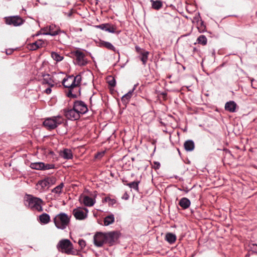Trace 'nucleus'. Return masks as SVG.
<instances>
[{"mask_svg": "<svg viewBox=\"0 0 257 257\" xmlns=\"http://www.w3.org/2000/svg\"><path fill=\"white\" fill-rule=\"evenodd\" d=\"M25 206L33 211L41 212L43 211L42 205L43 201L40 198L35 197L32 195L26 194L24 198Z\"/></svg>", "mask_w": 257, "mask_h": 257, "instance_id": "f257e3e1", "label": "nucleus"}, {"mask_svg": "<svg viewBox=\"0 0 257 257\" xmlns=\"http://www.w3.org/2000/svg\"><path fill=\"white\" fill-rule=\"evenodd\" d=\"M57 248L59 251L67 254H75L76 250L73 249V244L68 239L60 240L57 245Z\"/></svg>", "mask_w": 257, "mask_h": 257, "instance_id": "f03ea898", "label": "nucleus"}, {"mask_svg": "<svg viewBox=\"0 0 257 257\" xmlns=\"http://www.w3.org/2000/svg\"><path fill=\"white\" fill-rule=\"evenodd\" d=\"M54 222L57 228L64 229L69 224L70 218L66 213H61L55 216Z\"/></svg>", "mask_w": 257, "mask_h": 257, "instance_id": "7ed1b4c3", "label": "nucleus"}, {"mask_svg": "<svg viewBox=\"0 0 257 257\" xmlns=\"http://www.w3.org/2000/svg\"><path fill=\"white\" fill-rule=\"evenodd\" d=\"M63 120L62 116L58 115L46 118L43 122V124L48 130H52L62 124Z\"/></svg>", "mask_w": 257, "mask_h": 257, "instance_id": "20e7f679", "label": "nucleus"}, {"mask_svg": "<svg viewBox=\"0 0 257 257\" xmlns=\"http://www.w3.org/2000/svg\"><path fill=\"white\" fill-rule=\"evenodd\" d=\"M81 80L82 77L80 75H77L76 76L69 75L63 79L62 84L64 87L68 88V89H69L72 86H75V84H80Z\"/></svg>", "mask_w": 257, "mask_h": 257, "instance_id": "39448f33", "label": "nucleus"}, {"mask_svg": "<svg viewBox=\"0 0 257 257\" xmlns=\"http://www.w3.org/2000/svg\"><path fill=\"white\" fill-rule=\"evenodd\" d=\"M5 23L10 26L18 27L22 25L25 20L19 16H13L4 18Z\"/></svg>", "mask_w": 257, "mask_h": 257, "instance_id": "423d86ee", "label": "nucleus"}, {"mask_svg": "<svg viewBox=\"0 0 257 257\" xmlns=\"http://www.w3.org/2000/svg\"><path fill=\"white\" fill-rule=\"evenodd\" d=\"M53 184V179L51 178H46L39 181L36 185V189L40 192H44L45 189L49 188Z\"/></svg>", "mask_w": 257, "mask_h": 257, "instance_id": "0eeeda50", "label": "nucleus"}, {"mask_svg": "<svg viewBox=\"0 0 257 257\" xmlns=\"http://www.w3.org/2000/svg\"><path fill=\"white\" fill-rule=\"evenodd\" d=\"M73 107L77 113H79L80 116L85 114L88 110L87 105L82 100H75L73 102Z\"/></svg>", "mask_w": 257, "mask_h": 257, "instance_id": "6e6552de", "label": "nucleus"}, {"mask_svg": "<svg viewBox=\"0 0 257 257\" xmlns=\"http://www.w3.org/2000/svg\"><path fill=\"white\" fill-rule=\"evenodd\" d=\"M73 54L75 57L76 64L79 66H85L88 63V61L85 58V55L82 52L76 50L73 52Z\"/></svg>", "mask_w": 257, "mask_h": 257, "instance_id": "1a4fd4ad", "label": "nucleus"}, {"mask_svg": "<svg viewBox=\"0 0 257 257\" xmlns=\"http://www.w3.org/2000/svg\"><path fill=\"white\" fill-rule=\"evenodd\" d=\"M94 27L113 34L116 33L119 34L120 32V31H116V26L110 23H104L99 25H95Z\"/></svg>", "mask_w": 257, "mask_h": 257, "instance_id": "9d476101", "label": "nucleus"}, {"mask_svg": "<svg viewBox=\"0 0 257 257\" xmlns=\"http://www.w3.org/2000/svg\"><path fill=\"white\" fill-rule=\"evenodd\" d=\"M106 242L109 245H113L118 240L119 234L117 231H113L105 233Z\"/></svg>", "mask_w": 257, "mask_h": 257, "instance_id": "9b49d317", "label": "nucleus"}, {"mask_svg": "<svg viewBox=\"0 0 257 257\" xmlns=\"http://www.w3.org/2000/svg\"><path fill=\"white\" fill-rule=\"evenodd\" d=\"M93 242L97 247H101L104 243H106L105 233L97 232L94 235Z\"/></svg>", "mask_w": 257, "mask_h": 257, "instance_id": "f8f14e48", "label": "nucleus"}, {"mask_svg": "<svg viewBox=\"0 0 257 257\" xmlns=\"http://www.w3.org/2000/svg\"><path fill=\"white\" fill-rule=\"evenodd\" d=\"M75 86L68 89V91L66 92L67 97L71 98H76L80 95V84H75Z\"/></svg>", "mask_w": 257, "mask_h": 257, "instance_id": "ddd939ff", "label": "nucleus"}, {"mask_svg": "<svg viewBox=\"0 0 257 257\" xmlns=\"http://www.w3.org/2000/svg\"><path fill=\"white\" fill-rule=\"evenodd\" d=\"M63 111L65 117L69 120H76L80 117L79 113H77L73 107L70 109H64Z\"/></svg>", "mask_w": 257, "mask_h": 257, "instance_id": "4468645a", "label": "nucleus"}, {"mask_svg": "<svg viewBox=\"0 0 257 257\" xmlns=\"http://www.w3.org/2000/svg\"><path fill=\"white\" fill-rule=\"evenodd\" d=\"M88 212L87 208L79 207L73 209V214L76 219L83 220L87 217Z\"/></svg>", "mask_w": 257, "mask_h": 257, "instance_id": "2eb2a0df", "label": "nucleus"}, {"mask_svg": "<svg viewBox=\"0 0 257 257\" xmlns=\"http://www.w3.org/2000/svg\"><path fill=\"white\" fill-rule=\"evenodd\" d=\"M46 31L45 32H44V34L45 35H50L52 36H55L59 34L63 33H64V32L61 31L59 28H56L55 25H50L49 28H45Z\"/></svg>", "mask_w": 257, "mask_h": 257, "instance_id": "dca6fc26", "label": "nucleus"}, {"mask_svg": "<svg viewBox=\"0 0 257 257\" xmlns=\"http://www.w3.org/2000/svg\"><path fill=\"white\" fill-rule=\"evenodd\" d=\"M80 200L86 206L91 207L93 206L95 203V199L88 196H81Z\"/></svg>", "mask_w": 257, "mask_h": 257, "instance_id": "f3484780", "label": "nucleus"}, {"mask_svg": "<svg viewBox=\"0 0 257 257\" xmlns=\"http://www.w3.org/2000/svg\"><path fill=\"white\" fill-rule=\"evenodd\" d=\"M137 85L138 84H135L132 89L130 90L127 93L122 96L121 99L123 104H126L128 103Z\"/></svg>", "mask_w": 257, "mask_h": 257, "instance_id": "a211bd4d", "label": "nucleus"}, {"mask_svg": "<svg viewBox=\"0 0 257 257\" xmlns=\"http://www.w3.org/2000/svg\"><path fill=\"white\" fill-rule=\"evenodd\" d=\"M45 44V42L43 40L39 39L34 43L29 44L28 48L30 50H36L40 47H44Z\"/></svg>", "mask_w": 257, "mask_h": 257, "instance_id": "6ab92c4d", "label": "nucleus"}, {"mask_svg": "<svg viewBox=\"0 0 257 257\" xmlns=\"http://www.w3.org/2000/svg\"><path fill=\"white\" fill-rule=\"evenodd\" d=\"M43 76V78L41 80V83L43 85L47 84L48 86L50 87H53L54 86V81L49 74H44Z\"/></svg>", "mask_w": 257, "mask_h": 257, "instance_id": "aec40b11", "label": "nucleus"}, {"mask_svg": "<svg viewBox=\"0 0 257 257\" xmlns=\"http://www.w3.org/2000/svg\"><path fill=\"white\" fill-rule=\"evenodd\" d=\"M59 156L66 160L71 159L73 158V154L71 150L64 149L59 151Z\"/></svg>", "mask_w": 257, "mask_h": 257, "instance_id": "412c9836", "label": "nucleus"}, {"mask_svg": "<svg viewBox=\"0 0 257 257\" xmlns=\"http://www.w3.org/2000/svg\"><path fill=\"white\" fill-rule=\"evenodd\" d=\"M237 104L234 101H229L225 104V109L230 112H235L236 111Z\"/></svg>", "mask_w": 257, "mask_h": 257, "instance_id": "4be33fe9", "label": "nucleus"}, {"mask_svg": "<svg viewBox=\"0 0 257 257\" xmlns=\"http://www.w3.org/2000/svg\"><path fill=\"white\" fill-rule=\"evenodd\" d=\"M179 205L183 209H186L190 207L191 201L188 198L183 197L180 200Z\"/></svg>", "mask_w": 257, "mask_h": 257, "instance_id": "5701e85b", "label": "nucleus"}, {"mask_svg": "<svg viewBox=\"0 0 257 257\" xmlns=\"http://www.w3.org/2000/svg\"><path fill=\"white\" fill-rule=\"evenodd\" d=\"M99 46L101 47H104L109 50H111L114 52L116 51L115 47L109 42L100 40L99 43Z\"/></svg>", "mask_w": 257, "mask_h": 257, "instance_id": "b1692460", "label": "nucleus"}, {"mask_svg": "<svg viewBox=\"0 0 257 257\" xmlns=\"http://www.w3.org/2000/svg\"><path fill=\"white\" fill-rule=\"evenodd\" d=\"M184 147L187 152L192 151L195 148L194 142L192 140H188L185 142Z\"/></svg>", "mask_w": 257, "mask_h": 257, "instance_id": "393cba45", "label": "nucleus"}, {"mask_svg": "<svg viewBox=\"0 0 257 257\" xmlns=\"http://www.w3.org/2000/svg\"><path fill=\"white\" fill-rule=\"evenodd\" d=\"M149 54V52L145 50V51L142 52V53L139 54V56H138L139 58L141 60L144 66H146L148 61Z\"/></svg>", "mask_w": 257, "mask_h": 257, "instance_id": "a878e982", "label": "nucleus"}, {"mask_svg": "<svg viewBox=\"0 0 257 257\" xmlns=\"http://www.w3.org/2000/svg\"><path fill=\"white\" fill-rule=\"evenodd\" d=\"M124 184L128 186L130 188H133L135 190L137 191H139V185L140 183V181H133L128 183L125 184V182H126V181L122 180Z\"/></svg>", "mask_w": 257, "mask_h": 257, "instance_id": "bb28decb", "label": "nucleus"}, {"mask_svg": "<svg viewBox=\"0 0 257 257\" xmlns=\"http://www.w3.org/2000/svg\"><path fill=\"white\" fill-rule=\"evenodd\" d=\"M39 220L41 223L46 224L50 222V215L46 213H44L39 216Z\"/></svg>", "mask_w": 257, "mask_h": 257, "instance_id": "cd10ccee", "label": "nucleus"}, {"mask_svg": "<svg viewBox=\"0 0 257 257\" xmlns=\"http://www.w3.org/2000/svg\"><path fill=\"white\" fill-rule=\"evenodd\" d=\"M166 240L170 244L174 243L176 240V236L173 233H167L165 236Z\"/></svg>", "mask_w": 257, "mask_h": 257, "instance_id": "c85d7f7f", "label": "nucleus"}, {"mask_svg": "<svg viewBox=\"0 0 257 257\" xmlns=\"http://www.w3.org/2000/svg\"><path fill=\"white\" fill-rule=\"evenodd\" d=\"M115 218L113 214H111L109 215L106 216L104 218V225L105 226H108L114 222Z\"/></svg>", "mask_w": 257, "mask_h": 257, "instance_id": "c756f323", "label": "nucleus"}, {"mask_svg": "<svg viewBox=\"0 0 257 257\" xmlns=\"http://www.w3.org/2000/svg\"><path fill=\"white\" fill-rule=\"evenodd\" d=\"M44 163L41 162L31 163L30 165V167L32 169L37 170H42L43 167L44 166Z\"/></svg>", "mask_w": 257, "mask_h": 257, "instance_id": "7c9ffc66", "label": "nucleus"}, {"mask_svg": "<svg viewBox=\"0 0 257 257\" xmlns=\"http://www.w3.org/2000/svg\"><path fill=\"white\" fill-rule=\"evenodd\" d=\"M152 3V7L153 9L157 10H159L163 7V3L161 1L157 0H151Z\"/></svg>", "mask_w": 257, "mask_h": 257, "instance_id": "2f4dec72", "label": "nucleus"}, {"mask_svg": "<svg viewBox=\"0 0 257 257\" xmlns=\"http://www.w3.org/2000/svg\"><path fill=\"white\" fill-rule=\"evenodd\" d=\"M51 56L53 59L56 61V62H60L64 59V57L63 56L60 55L59 53L55 52H52Z\"/></svg>", "mask_w": 257, "mask_h": 257, "instance_id": "473e14b6", "label": "nucleus"}, {"mask_svg": "<svg viewBox=\"0 0 257 257\" xmlns=\"http://www.w3.org/2000/svg\"><path fill=\"white\" fill-rule=\"evenodd\" d=\"M197 42L198 44L204 46L207 44V39L205 36L201 35L198 37Z\"/></svg>", "mask_w": 257, "mask_h": 257, "instance_id": "72a5a7b5", "label": "nucleus"}, {"mask_svg": "<svg viewBox=\"0 0 257 257\" xmlns=\"http://www.w3.org/2000/svg\"><path fill=\"white\" fill-rule=\"evenodd\" d=\"M64 186V183H61L59 185L57 186L52 190V192L59 195L61 193Z\"/></svg>", "mask_w": 257, "mask_h": 257, "instance_id": "f704fd0d", "label": "nucleus"}, {"mask_svg": "<svg viewBox=\"0 0 257 257\" xmlns=\"http://www.w3.org/2000/svg\"><path fill=\"white\" fill-rule=\"evenodd\" d=\"M44 166L43 167L42 170H48L50 169H53L55 168V166L53 164H45L44 163Z\"/></svg>", "mask_w": 257, "mask_h": 257, "instance_id": "c9c22d12", "label": "nucleus"}, {"mask_svg": "<svg viewBox=\"0 0 257 257\" xmlns=\"http://www.w3.org/2000/svg\"><path fill=\"white\" fill-rule=\"evenodd\" d=\"M110 79L108 80V84L111 87H114L116 85V81L114 77H110Z\"/></svg>", "mask_w": 257, "mask_h": 257, "instance_id": "e433bc0d", "label": "nucleus"}, {"mask_svg": "<svg viewBox=\"0 0 257 257\" xmlns=\"http://www.w3.org/2000/svg\"><path fill=\"white\" fill-rule=\"evenodd\" d=\"M78 243L81 249H83L86 246V242L83 239H79Z\"/></svg>", "mask_w": 257, "mask_h": 257, "instance_id": "4c0bfd02", "label": "nucleus"}, {"mask_svg": "<svg viewBox=\"0 0 257 257\" xmlns=\"http://www.w3.org/2000/svg\"><path fill=\"white\" fill-rule=\"evenodd\" d=\"M105 200L108 202L110 204L113 205L116 203V201L114 199H111L110 197H105Z\"/></svg>", "mask_w": 257, "mask_h": 257, "instance_id": "58836bf2", "label": "nucleus"}, {"mask_svg": "<svg viewBox=\"0 0 257 257\" xmlns=\"http://www.w3.org/2000/svg\"><path fill=\"white\" fill-rule=\"evenodd\" d=\"M160 167V163L158 162H154V165L153 166V168L157 170L159 169Z\"/></svg>", "mask_w": 257, "mask_h": 257, "instance_id": "ea45409f", "label": "nucleus"}, {"mask_svg": "<svg viewBox=\"0 0 257 257\" xmlns=\"http://www.w3.org/2000/svg\"><path fill=\"white\" fill-rule=\"evenodd\" d=\"M135 49H136V52L139 54L141 53H142V52H144L145 51V50H143L142 49V48H141L139 46H135Z\"/></svg>", "mask_w": 257, "mask_h": 257, "instance_id": "a19ab883", "label": "nucleus"}, {"mask_svg": "<svg viewBox=\"0 0 257 257\" xmlns=\"http://www.w3.org/2000/svg\"><path fill=\"white\" fill-rule=\"evenodd\" d=\"M52 87H50V86H49L48 88H47L45 90H44V92L47 94H49L51 93L52 92V89H51V88Z\"/></svg>", "mask_w": 257, "mask_h": 257, "instance_id": "79ce46f5", "label": "nucleus"}, {"mask_svg": "<svg viewBox=\"0 0 257 257\" xmlns=\"http://www.w3.org/2000/svg\"><path fill=\"white\" fill-rule=\"evenodd\" d=\"M122 198L124 200H127L129 198V195L126 192H125L122 197Z\"/></svg>", "mask_w": 257, "mask_h": 257, "instance_id": "37998d69", "label": "nucleus"}, {"mask_svg": "<svg viewBox=\"0 0 257 257\" xmlns=\"http://www.w3.org/2000/svg\"><path fill=\"white\" fill-rule=\"evenodd\" d=\"M252 250L254 252H257V245L255 244H253V246L252 247Z\"/></svg>", "mask_w": 257, "mask_h": 257, "instance_id": "c03bdc74", "label": "nucleus"}, {"mask_svg": "<svg viewBox=\"0 0 257 257\" xmlns=\"http://www.w3.org/2000/svg\"><path fill=\"white\" fill-rule=\"evenodd\" d=\"M179 190H180V191H184L186 193H187L189 191V190H190L188 189L187 188H185V189H184L183 190L179 188Z\"/></svg>", "mask_w": 257, "mask_h": 257, "instance_id": "a18cd8bd", "label": "nucleus"}, {"mask_svg": "<svg viewBox=\"0 0 257 257\" xmlns=\"http://www.w3.org/2000/svg\"><path fill=\"white\" fill-rule=\"evenodd\" d=\"M9 52H8V51H7L6 53L7 54L10 55L12 53L13 50H9Z\"/></svg>", "mask_w": 257, "mask_h": 257, "instance_id": "49530a36", "label": "nucleus"}, {"mask_svg": "<svg viewBox=\"0 0 257 257\" xmlns=\"http://www.w3.org/2000/svg\"><path fill=\"white\" fill-rule=\"evenodd\" d=\"M162 94H163V95H166V93H162Z\"/></svg>", "mask_w": 257, "mask_h": 257, "instance_id": "de8ad7c7", "label": "nucleus"}, {"mask_svg": "<svg viewBox=\"0 0 257 257\" xmlns=\"http://www.w3.org/2000/svg\"><path fill=\"white\" fill-rule=\"evenodd\" d=\"M99 154H100V153H98L97 155H96V156H95V157H97L98 156V155Z\"/></svg>", "mask_w": 257, "mask_h": 257, "instance_id": "09e8293b", "label": "nucleus"}, {"mask_svg": "<svg viewBox=\"0 0 257 257\" xmlns=\"http://www.w3.org/2000/svg\"><path fill=\"white\" fill-rule=\"evenodd\" d=\"M99 154H100V153H98L97 155H96V156H95V157H97L98 156V155Z\"/></svg>", "mask_w": 257, "mask_h": 257, "instance_id": "8fccbe9b", "label": "nucleus"}, {"mask_svg": "<svg viewBox=\"0 0 257 257\" xmlns=\"http://www.w3.org/2000/svg\"><path fill=\"white\" fill-rule=\"evenodd\" d=\"M104 154V152H102L101 153H100V154Z\"/></svg>", "mask_w": 257, "mask_h": 257, "instance_id": "3c124183", "label": "nucleus"}, {"mask_svg": "<svg viewBox=\"0 0 257 257\" xmlns=\"http://www.w3.org/2000/svg\"><path fill=\"white\" fill-rule=\"evenodd\" d=\"M195 50H196V48H194V51H195Z\"/></svg>", "mask_w": 257, "mask_h": 257, "instance_id": "603ef678", "label": "nucleus"}]
</instances>
